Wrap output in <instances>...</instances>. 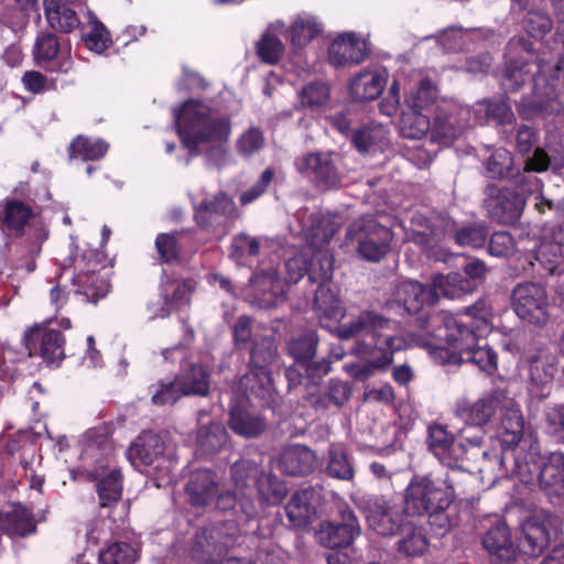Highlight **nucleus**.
<instances>
[{
  "label": "nucleus",
  "mask_w": 564,
  "mask_h": 564,
  "mask_svg": "<svg viewBox=\"0 0 564 564\" xmlns=\"http://www.w3.org/2000/svg\"><path fill=\"white\" fill-rule=\"evenodd\" d=\"M339 227V223L330 214L312 215V223L305 232L308 247L314 250L310 263L303 254L290 258L285 263L286 276L283 280L279 278L275 269L262 270L250 279L245 296L261 308L272 307L283 299L288 284L297 283L307 273L312 282L318 283L314 299L315 310L329 319H341L345 310L330 284L333 258L323 250V246L330 241Z\"/></svg>",
  "instance_id": "nucleus-1"
},
{
  "label": "nucleus",
  "mask_w": 564,
  "mask_h": 564,
  "mask_svg": "<svg viewBox=\"0 0 564 564\" xmlns=\"http://www.w3.org/2000/svg\"><path fill=\"white\" fill-rule=\"evenodd\" d=\"M492 308L486 300L466 307L459 317H433L435 329L425 344L429 355L440 365L471 362L492 375L497 370V354L485 338L492 330Z\"/></svg>",
  "instance_id": "nucleus-2"
},
{
  "label": "nucleus",
  "mask_w": 564,
  "mask_h": 564,
  "mask_svg": "<svg viewBox=\"0 0 564 564\" xmlns=\"http://www.w3.org/2000/svg\"><path fill=\"white\" fill-rule=\"evenodd\" d=\"M173 118L183 147L191 154L226 142L230 135L229 118L204 100L188 99L174 107Z\"/></svg>",
  "instance_id": "nucleus-3"
},
{
  "label": "nucleus",
  "mask_w": 564,
  "mask_h": 564,
  "mask_svg": "<svg viewBox=\"0 0 564 564\" xmlns=\"http://www.w3.org/2000/svg\"><path fill=\"white\" fill-rule=\"evenodd\" d=\"M406 239L415 242L424 250L430 251V257L437 261H446L448 253L433 251L446 237H454L456 243L462 247L481 248L485 246L488 230L482 225H470L457 228L456 223L446 215L433 214L427 217L421 210H413L409 215V226L405 227Z\"/></svg>",
  "instance_id": "nucleus-4"
},
{
  "label": "nucleus",
  "mask_w": 564,
  "mask_h": 564,
  "mask_svg": "<svg viewBox=\"0 0 564 564\" xmlns=\"http://www.w3.org/2000/svg\"><path fill=\"white\" fill-rule=\"evenodd\" d=\"M91 252L78 254L77 248L72 249L69 256L58 263L56 281L50 290V303L56 310H61L67 303L68 295L61 285V280L67 270H73L69 280L77 286L76 292L82 294L87 302L97 303L105 297L109 290V281L96 273L99 263L91 259Z\"/></svg>",
  "instance_id": "nucleus-5"
},
{
  "label": "nucleus",
  "mask_w": 564,
  "mask_h": 564,
  "mask_svg": "<svg viewBox=\"0 0 564 564\" xmlns=\"http://www.w3.org/2000/svg\"><path fill=\"white\" fill-rule=\"evenodd\" d=\"M457 471L442 476H415L406 487L405 509L411 514L436 516L445 527L442 513L451 506L456 495Z\"/></svg>",
  "instance_id": "nucleus-6"
},
{
  "label": "nucleus",
  "mask_w": 564,
  "mask_h": 564,
  "mask_svg": "<svg viewBox=\"0 0 564 564\" xmlns=\"http://www.w3.org/2000/svg\"><path fill=\"white\" fill-rule=\"evenodd\" d=\"M231 478L238 496L237 505L248 518L258 514L257 506L251 499L250 481L256 479L259 499L267 506L280 505L288 494V487L282 480L269 473L259 474V466L249 459H241L232 465Z\"/></svg>",
  "instance_id": "nucleus-7"
},
{
  "label": "nucleus",
  "mask_w": 564,
  "mask_h": 564,
  "mask_svg": "<svg viewBox=\"0 0 564 564\" xmlns=\"http://www.w3.org/2000/svg\"><path fill=\"white\" fill-rule=\"evenodd\" d=\"M458 470L476 475L487 489L499 479L517 478L511 455L491 442L489 445L484 444L480 437L468 438L465 456L456 466V471Z\"/></svg>",
  "instance_id": "nucleus-8"
},
{
  "label": "nucleus",
  "mask_w": 564,
  "mask_h": 564,
  "mask_svg": "<svg viewBox=\"0 0 564 564\" xmlns=\"http://www.w3.org/2000/svg\"><path fill=\"white\" fill-rule=\"evenodd\" d=\"M513 471L517 478L528 485L538 482L541 489L552 500L564 496V455L551 453L549 456H541L538 444H530L529 456L523 460L520 453L514 454Z\"/></svg>",
  "instance_id": "nucleus-9"
},
{
  "label": "nucleus",
  "mask_w": 564,
  "mask_h": 564,
  "mask_svg": "<svg viewBox=\"0 0 564 564\" xmlns=\"http://www.w3.org/2000/svg\"><path fill=\"white\" fill-rule=\"evenodd\" d=\"M336 334L341 339L364 336L369 338L365 343L371 344L376 349H403L408 341L401 335L400 325L376 312L364 311L349 323L337 326Z\"/></svg>",
  "instance_id": "nucleus-10"
},
{
  "label": "nucleus",
  "mask_w": 564,
  "mask_h": 564,
  "mask_svg": "<svg viewBox=\"0 0 564 564\" xmlns=\"http://www.w3.org/2000/svg\"><path fill=\"white\" fill-rule=\"evenodd\" d=\"M276 356V347L270 337L256 340L250 351L249 372L240 379L239 387L243 394H252L269 402L274 393L270 366Z\"/></svg>",
  "instance_id": "nucleus-11"
},
{
  "label": "nucleus",
  "mask_w": 564,
  "mask_h": 564,
  "mask_svg": "<svg viewBox=\"0 0 564 564\" xmlns=\"http://www.w3.org/2000/svg\"><path fill=\"white\" fill-rule=\"evenodd\" d=\"M347 239L357 242V251L362 259L377 262L389 251L392 232L372 216H365L349 227Z\"/></svg>",
  "instance_id": "nucleus-12"
},
{
  "label": "nucleus",
  "mask_w": 564,
  "mask_h": 564,
  "mask_svg": "<svg viewBox=\"0 0 564 564\" xmlns=\"http://www.w3.org/2000/svg\"><path fill=\"white\" fill-rule=\"evenodd\" d=\"M127 458L135 468L153 467L162 474V481L174 465L172 453H166L164 438L152 432H143L135 438L127 449Z\"/></svg>",
  "instance_id": "nucleus-13"
},
{
  "label": "nucleus",
  "mask_w": 564,
  "mask_h": 564,
  "mask_svg": "<svg viewBox=\"0 0 564 564\" xmlns=\"http://www.w3.org/2000/svg\"><path fill=\"white\" fill-rule=\"evenodd\" d=\"M520 362L528 370L530 393L538 399L546 398L556 372V356L543 346L532 345L524 350Z\"/></svg>",
  "instance_id": "nucleus-14"
},
{
  "label": "nucleus",
  "mask_w": 564,
  "mask_h": 564,
  "mask_svg": "<svg viewBox=\"0 0 564 564\" xmlns=\"http://www.w3.org/2000/svg\"><path fill=\"white\" fill-rule=\"evenodd\" d=\"M517 315L538 327L545 326L552 316V304L545 289L538 283H522L512 293Z\"/></svg>",
  "instance_id": "nucleus-15"
},
{
  "label": "nucleus",
  "mask_w": 564,
  "mask_h": 564,
  "mask_svg": "<svg viewBox=\"0 0 564 564\" xmlns=\"http://www.w3.org/2000/svg\"><path fill=\"white\" fill-rule=\"evenodd\" d=\"M185 491L189 502L195 507H205L215 502L219 510L226 511L237 506L236 491L220 492L218 478L209 469L193 471Z\"/></svg>",
  "instance_id": "nucleus-16"
},
{
  "label": "nucleus",
  "mask_w": 564,
  "mask_h": 564,
  "mask_svg": "<svg viewBox=\"0 0 564 564\" xmlns=\"http://www.w3.org/2000/svg\"><path fill=\"white\" fill-rule=\"evenodd\" d=\"M196 286L194 279H178L164 271L160 283V300L148 304L149 317L164 318L173 310L187 306Z\"/></svg>",
  "instance_id": "nucleus-17"
},
{
  "label": "nucleus",
  "mask_w": 564,
  "mask_h": 564,
  "mask_svg": "<svg viewBox=\"0 0 564 564\" xmlns=\"http://www.w3.org/2000/svg\"><path fill=\"white\" fill-rule=\"evenodd\" d=\"M470 126V108L456 101H443L437 106L431 138L434 142L448 147Z\"/></svg>",
  "instance_id": "nucleus-18"
},
{
  "label": "nucleus",
  "mask_w": 564,
  "mask_h": 564,
  "mask_svg": "<svg viewBox=\"0 0 564 564\" xmlns=\"http://www.w3.org/2000/svg\"><path fill=\"white\" fill-rule=\"evenodd\" d=\"M524 422L520 410L514 405L513 400H508V405L503 409L501 423L497 430L496 437L490 442L502 451L508 452L514 462V454L520 453L523 460L529 456L530 444L532 441L523 438Z\"/></svg>",
  "instance_id": "nucleus-19"
},
{
  "label": "nucleus",
  "mask_w": 564,
  "mask_h": 564,
  "mask_svg": "<svg viewBox=\"0 0 564 564\" xmlns=\"http://www.w3.org/2000/svg\"><path fill=\"white\" fill-rule=\"evenodd\" d=\"M520 547L529 556L536 557L553 538L558 536L560 520L543 510L535 512L521 524Z\"/></svg>",
  "instance_id": "nucleus-20"
},
{
  "label": "nucleus",
  "mask_w": 564,
  "mask_h": 564,
  "mask_svg": "<svg viewBox=\"0 0 564 564\" xmlns=\"http://www.w3.org/2000/svg\"><path fill=\"white\" fill-rule=\"evenodd\" d=\"M22 340L25 351L17 354L18 360L25 355L39 354L48 365H57L64 359V337L53 328L44 324H35L24 332Z\"/></svg>",
  "instance_id": "nucleus-21"
},
{
  "label": "nucleus",
  "mask_w": 564,
  "mask_h": 564,
  "mask_svg": "<svg viewBox=\"0 0 564 564\" xmlns=\"http://www.w3.org/2000/svg\"><path fill=\"white\" fill-rule=\"evenodd\" d=\"M351 354L365 359L364 361L344 365L347 375L358 381L372 377L377 370L386 369L393 361V354L400 349H376L371 344L357 341L351 347Z\"/></svg>",
  "instance_id": "nucleus-22"
},
{
  "label": "nucleus",
  "mask_w": 564,
  "mask_h": 564,
  "mask_svg": "<svg viewBox=\"0 0 564 564\" xmlns=\"http://www.w3.org/2000/svg\"><path fill=\"white\" fill-rule=\"evenodd\" d=\"M531 53L533 45L523 37H513L509 41L506 48V78L503 85L511 89H517L527 82H534L538 87L540 75L535 76L533 68L540 69L536 64H530L527 61L516 59L513 54L518 52Z\"/></svg>",
  "instance_id": "nucleus-23"
},
{
  "label": "nucleus",
  "mask_w": 564,
  "mask_h": 564,
  "mask_svg": "<svg viewBox=\"0 0 564 564\" xmlns=\"http://www.w3.org/2000/svg\"><path fill=\"white\" fill-rule=\"evenodd\" d=\"M369 53L365 35L354 31L338 34L328 47V62L336 68L360 64Z\"/></svg>",
  "instance_id": "nucleus-24"
},
{
  "label": "nucleus",
  "mask_w": 564,
  "mask_h": 564,
  "mask_svg": "<svg viewBox=\"0 0 564 564\" xmlns=\"http://www.w3.org/2000/svg\"><path fill=\"white\" fill-rule=\"evenodd\" d=\"M294 165L297 172L312 178L322 188L330 189L340 184L341 176L332 153H308L297 158Z\"/></svg>",
  "instance_id": "nucleus-25"
},
{
  "label": "nucleus",
  "mask_w": 564,
  "mask_h": 564,
  "mask_svg": "<svg viewBox=\"0 0 564 564\" xmlns=\"http://www.w3.org/2000/svg\"><path fill=\"white\" fill-rule=\"evenodd\" d=\"M508 400L510 399L503 390H494L473 403L466 400L457 402L456 414L469 425L482 426L496 415L498 410L508 405Z\"/></svg>",
  "instance_id": "nucleus-26"
},
{
  "label": "nucleus",
  "mask_w": 564,
  "mask_h": 564,
  "mask_svg": "<svg viewBox=\"0 0 564 564\" xmlns=\"http://www.w3.org/2000/svg\"><path fill=\"white\" fill-rule=\"evenodd\" d=\"M234 542V532H225L219 527L206 528L196 534L192 556L202 564H214Z\"/></svg>",
  "instance_id": "nucleus-27"
},
{
  "label": "nucleus",
  "mask_w": 564,
  "mask_h": 564,
  "mask_svg": "<svg viewBox=\"0 0 564 564\" xmlns=\"http://www.w3.org/2000/svg\"><path fill=\"white\" fill-rule=\"evenodd\" d=\"M34 58L37 65L48 72L66 74L73 68L69 45H62L54 34L45 33L37 37Z\"/></svg>",
  "instance_id": "nucleus-28"
},
{
  "label": "nucleus",
  "mask_w": 564,
  "mask_h": 564,
  "mask_svg": "<svg viewBox=\"0 0 564 564\" xmlns=\"http://www.w3.org/2000/svg\"><path fill=\"white\" fill-rule=\"evenodd\" d=\"M429 448L434 456L443 464L449 467L448 471H456L457 464L463 460L468 446L466 443L455 442L453 434H451L445 426L441 424H433L429 427Z\"/></svg>",
  "instance_id": "nucleus-29"
},
{
  "label": "nucleus",
  "mask_w": 564,
  "mask_h": 564,
  "mask_svg": "<svg viewBox=\"0 0 564 564\" xmlns=\"http://www.w3.org/2000/svg\"><path fill=\"white\" fill-rule=\"evenodd\" d=\"M369 527L381 535L399 533L408 521L403 517L402 508L381 498L372 500L366 511Z\"/></svg>",
  "instance_id": "nucleus-30"
},
{
  "label": "nucleus",
  "mask_w": 564,
  "mask_h": 564,
  "mask_svg": "<svg viewBox=\"0 0 564 564\" xmlns=\"http://www.w3.org/2000/svg\"><path fill=\"white\" fill-rule=\"evenodd\" d=\"M324 31L321 19L310 12H300L286 25L285 36L293 54L300 55Z\"/></svg>",
  "instance_id": "nucleus-31"
},
{
  "label": "nucleus",
  "mask_w": 564,
  "mask_h": 564,
  "mask_svg": "<svg viewBox=\"0 0 564 564\" xmlns=\"http://www.w3.org/2000/svg\"><path fill=\"white\" fill-rule=\"evenodd\" d=\"M341 518V523L330 521L321 523L316 538L322 545L328 549L346 547L359 534L357 518L350 510L344 511Z\"/></svg>",
  "instance_id": "nucleus-32"
},
{
  "label": "nucleus",
  "mask_w": 564,
  "mask_h": 564,
  "mask_svg": "<svg viewBox=\"0 0 564 564\" xmlns=\"http://www.w3.org/2000/svg\"><path fill=\"white\" fill-rule=\"evenodd\" d=\"M3 220L9 228L15 230L18 234L32 220L30 229L33 232L35 253H40L41 245L48 237V230L42 220L33 217L32 210L28 205L18 200L8 202L4 208Z\"/></svg>",
  "instance_id": "nucleus-33"
},
{
  "label": "nucleus",
  "mask_w": 564,
  "mask_h": 564,
  "mask_svg": "<svg viewBox=\"0 0 564 564\" xmlns=\"http://www.w3.org/2000/svg\"><path fill=\"white\" fill-rule=\"evenodd\" d=\"M318 502V492L313 488H304L294 492L285 506L290 523L295 528L306 527L314 520Z\"/></svg>",
  "instance_id": "nucleus-34"
},
{
  "label": "nucleus",
  "mask_w": 564,
  "mask_h": 564,
  "mask_svg": "<svg viewBox=\"0 0 564 564\" xmlns=\"http://www.w3.org/2000/svg\"><path fill=\"white\" fill-rule=\"evenodd\" d=\"M195 219L200 227L224 225L229 216L235 213L234 200L227 195L219 193L212 199H204L194 204Z\"/></svg>",
  "instance_id": "nucleus-35"
},
{
  "label": "nucleus",
  "mask_w": 564,
  "mask_h": 564,
  "mask_svg": "<svg viewBox=\"0 0 564 564\" xmlns=\"http://www.w3.org/2000/svg\"><path fill=\"white\" fill-rule=\"evenodd\" d=\"M387 80L388 72L386 68H367L351 78L349 90L356 100H372L380 96Z\"/></svg>",
  "instance_id": "nucleus-36"
},
{
  "label": "nucleus",
  "mask_w": 564,
  "mask_h": 564,
  "mask_svg": "<svg viewBox=\"0 0 564 564\" xmlns=\"http://www.w3.org/2000/svg\"><path fill=\"white\" fill-rule=\"evenodd\" d=\"M482 545L492 564H511L516 549L510 540V531L503 523L492 527L484 536Z\"/></svg>",
  "instance_id": "nucleus-37"
},
{
  "label": "nucleus",
  "mask_w": 564,
  "mask_h": 564,
  "mask_svg": "<svg viewBox=\"0 0 564 564\" xmlns=\"http://www.w3.org/2000/svg\"><path fill=\"white\" fill-rule=\"evenodd\" d=\"M398 305L410 314L422 311L425 306L435 303V294L417 281L401 282L395 292Z\"/></svg>",
  "instance_id": "nucleus-38"
},
{
  "label": "nucleus",
  "mask_w": 564,
  "mask_h": 564,
  "mask_svg": "<svg viewBox=\"0 0 564 564\" xmlns=\"http://www.w3.org/2000/svg\"><path fill=\"white\" fill-rule=\"evenodd\" d=\"M286 24L283 20H275L267 26L257 42L259 58L270 65L276 64L285 52L281 36H285Z\"/></svg>",
  "instance_id": "nucleus-39"
},
{
  "label": "nucleus",
  "mask_w": 564,
  "mask_h": 564,
  "mask_svg": "<svg viewBox=\"0 0 564 564\" xmlns=\"http://www.w3.org/2000/svg\"><path fill=\"white\" fill-rule=\"evenodd\" d=\"M247 400L243 399L240 404L231 406L230 429L243 437H257L267 427L265 420L257 412L247 408Z\"/></svg>",
  "instance_id": "nucleus-40"
},
{
  "label": "nucleus",
  "mask_w": 564,
  "mask_h": 564,
  "mask_svg": "<svg viewBox=\"0 0 564 564\" xmlns=\"http://www.w3.org/2000/svg\"><path fill=\"white\" fill-rule=\"evenodd\" d=\"M1 528L10 536H25L36 530V522L32 512L22 503L17 502L0 514Z\"/></svg>",
  "instance_id": "nucleus-41"
},
{
  "label": "nucleus",
  "mask_w": 564,
  "mask_h": 564,
  "mask_svg": "<svg viewBox=\"0 0 564 564\" xmlns=\"http://www.w3.org/2000/svg\"><path fill=\"white\" fill-rule=\"evenodd\" d=\"M494 33L488 29H467L448 28L442 31L437 36H426L425 40L435 39L444 51L451 52L468 46L470 42L489 40Z\"/></svg>",
  "instance_id": "nucleus-42"
},
{
  "label": "nucleus",
  "mask_w": 564,
  "mask_h": 564,
  "mask_svg": "<svg viewBox=\"0 0 564 564\" xmlns=\"http://www.w3.org/2000/svg\"><path fill=\"white\" fill-rule=\"evenodd\" d=\"M315 464V454L304 445H291L285 447L279 457V468L289 475H306L311 473Z\"/></svg>",
  "instance_id": "nucleus-43"
},
{
  "label": "nucleus",
  "mask_w": 564,
  "mask_h": 564,
  "mask_svg": "<svg viewBox=\"0 0 564 564\" xmlns=\"http://www.w3.org/2000/svg\"><path fill=\"white\" fill-rule=\"evenodd\" d=\"M476 284L470 279H465L460 273L436 274L432 280L430 291L435 294V302L440 297L458 299L471 293Z\"/></svg>",
  "instance_id": "nucleus-44"
},
{
  "label": "nucleus",
  "mask_w": 564,
  "mask_h": 564,
  "mask_svg": "<svg viewBox=\"0 0 564 564\" xmlns=\"http://www.w3.org/2000/svg\"><path fill=\"white\" fill-rule=\"evenodd\" d=\"M44 14L54 30L68 33L80 25L76 12L70 8L74 3H67L63 0H43Z\"/></svg>",
  "instance_id": "nucleus-45"
},
{
  "label": "nucleus",
  "mask_w": 564,
  "mask_h": 564,
  "mask_svg": "<svg viewBox=\"0 0 564 564\" xmlns=\"http://www.w3.org/2000/svg\"><path fill=\"white\" fill-rule=\"evenodd\" d=\"M399 533L397 549L400 554L406 557H416L426 552L429 541L421 525L406 521Z\"/></svg>",
  "instance_id": "nucleus-46"
},
{
  "label": "nucleus",
  "mask_w": 564,
  "mask_h": 564,
  "mask_svg": "<svg viewBox=\"0 0 564 564\" xmlns=\"http://www.w3.org/2000/svg\"><path fill=\"white\" fill-rule=\"evenodd\" d=\"M521 9L527 10L523 19V28L533 39H543L553 28V22L549 14L536 8L538 0H512Z\"/></svg>",
  "instance_id": "nucleus-47"
},
{
  "label": "nucleus",
  "mask_w": 564,
  "mask_h": 564,
  "mask_svg": "<svg viewBox=\"0 0 564 564\" xmlns=\"http://www.w3.org/2000/svg\"><path fill=\"white\" fill-rule=\"evenodd\" d=\"M351 141L360 153L383 151L388 147V129L382 124H370L355 131Z\"/></svg>",
  "instance_id": "nucleus-48"
},
{
  "label": "nucleus",
  "mask_w": 564,
  "mask_h": 564,
  "mask_svg": "<svg viewBox=\"0 0 564 564\" xmlns=\"http://www.w3.org/2000/svg\"><path fill=\"white\" fill-rule=\"evenodd\" d=\"M536 259L545 265L551 274H561L564 269V227L553 231V242L543 243L538 249Z\"/></svg>",
  "instance_id": "nucleus-49"
},
{
  "label": "nucleus",
  "mask_w": 564,
  "mask_h": 564,
  "mask_svg": "<svg viewBox=\"0 0 564 564\" xmlns=\"http://www.w3.org/2000/svg\"><path fill=\"white\" fill-rule=\"evenodd\" d=\"M330 97V90L326 83L311 82L297 90L296 108L311 112L322 110Z\"/></svg>",
  "instance_id": "nucleus-50"
},
{
  "label": "nucleus",
  "mask_w": 564,
  "mask_h": 564,
  "mask_svg": "<svg viewBox=\"0 0 564 564\" xmlns=\"http://www.w3.org/2000/svg\"><path fill=\"white\" fill-rule=\"evenodd\" d=\"M561 109L560 102L556 98L552 97L547 91L545 97H542L538 91L531 98H523L518 105V112L524 120L533 119L538 116L550 115L558 112Z\"/></svg>",
  "instance_id": "nucleus-51"
},
{
  "label": "nucleus",
  "mask_w": 564,
  "mask_h": 564,
  "mask_svg": "<svg viewBox=\"0 0 564 564\" xmlns=\"http://www.w3.org/2000/svg\"><path fill=\"white\" fill-rule=\"evenodd\" d=\"M177 379L184 395H206L208 392V373L200 364L192 362L188 368L183 366V372Z\"/></svg>",
  "instance_id": "nucleus-52"
},
{
  "label": "nucleus",
  "mask_w": 564,
  "mask_h": 564,
  "mask_svg": "<svg viewBox=\"0 0 564 564\" xmlns=\"http://www.w3.org/2000/svg\"><path fill=\"white\" fill-rule=\"evenodd\" d=\"M204 415V413H199V422H202ZM200 424L202 425L197 432V446L202 453L212 454L226 445L228 434L223 424Z\"/></svg>",
  "instance_id": "nucleus-53"
},
{
  "label": "nucleus",
  "mask_w": 564,
  "mask_h": 564,
  "mask_svg": "<svg viewBox=\"0 0 564 564\" xmlns=\"http://www.w3.org/2000/svg\"><path fill=\"white\" fill-rule=\"evenodd\" d=\"M109 144L101 139L79 135L69 145L72 159L95 161L101 159L108 151Z\"/></svg>",
  "instance_id": "nucleus-54"
},
{
  "label": "nucleus",
  "mask_w": 564,
  "mask_h": 564,
  "mask_svg": "<svg viewBox=\"0 0 564 564\" xmlns=\"http://www.w3.org/2000/svg\"><path fill=\"white\" fill-rule=\"evenodd\" d=\"M420 111V109L410 108L402 112L400 132L404 138L417 140L432 130L429 117Z\"/></svg>",
  "instance_id": "nucleus-55"
},
{
  "label": "nucleus",
  "mask_w": 564,
  "mask_h": 564,
  "mask_svg": "<svg viewBox=\"0 0 564 564\" xmlns=\"http://www.w3.org/2000/svg\"><path fill=\"white\" fill-rule=\"evenodd\" d=\"M437 97L436 85L429 78H421L408 93L405 101L410 108L423 110L432 106Z\"/></svg>",
  "instance_id": "nucleus-56"
},
{
  "label": "nucleus",
  "mask_w": 564,
  "mask_h": 564,
  "mask_svg": "<svg viewBox=\"0 0 564 564\" xmlns=\"http://www.w3.org/2000/svg\"><path fill=\"white\" fill-rule=\"evenodd\" d=\"M86 15L90 30L84 34V42L90 51L102 53L111 43L110 34L93 11L88 10Z\"/></svg>",
  "instance_id": "nucleus-57"
},
{
  "label": "nucleus",
  "mask_w": 564,
  "mask_h": 564,
  "mask_svg": "<svg viewBox=\"0 0 564 564\" xmlns=\"http://www.w3.org/2000/svg\"><path fill=\"white\" fill-rule=\"evenodd\" d=\"M327 473L330 477L343 480H349L354 477L352 464L341 445L330 446Z\"/></svg>",
  "instance_id": "nucleus-58"
},
{
  "label": "nucleus",
  "mask_w": 564,
  "mask_h": 564,
  "mask_svg": "<svg viewBox=\"0 0 564 564\" xmlns=\"http://www.w3.org/2000/svg\"><path fill=\"white\" fill-rule=\"evenodd\" d=\"M97 491L101 507H110L121 498V474L117 469L110 470L97 484Z\"/></svg>",
  "instance_id": "nucleus-59"
},
{
  "label": "nucleus",
  "mask_w": 564,
  "mask_h": 564,
  "mask_svg": "<svg viewBox=\"0 0 564 564\" xmlns=\"http://www.w3.org/2000/svg\"><path fill=\"white\" fill-rule=\"evenodd\" d=\"M262 238L251 237L246 234H239L232 239L230 248V258L238 264H246V259L259 254Z\"/></svg>",
  "instance_id": "nucleus-60"
},
{
  "label": "nucleus",
  "mask_w": 564,
  "mask_h": 564,
  "mask_svg": "<svg viewBox=\"0 0 564 564\" xmlns=\"http://www.w3.org/2000/svg\"><path fill=\"white\" fill-rule=\"evenodd\" d=\"M513 158L503 148L496 149L487 160L486 172L491 178H505L512 176Z\"/></svg>",
  "instance_id": "nucleus-61"
},
{
  "label": "nucleus",
  "mask_w": 564,
  "mask_h": 564,
  "mask_svg": "<svg viewBox=\"0 0 564 564\" xmlns=\"http://www.w3.org/2000/svg\"><path fill=\"white\" fill-rule=\"evenodd\" d=\"M317 344V337L314 332H307L304 335L294 338L289 345V351L294 359L308 371V367L305 366L315 354Z\"/></svg>",
  "instance_id": "nucleus-62"
},
{
  "label": "nucleus",
  "mask_w": 564,
  "mask_h": 564,
  "mask_svg": "<svg viewBox=\"0 0 564 564\" xmlns=\"http://www.w3.org/2000/svg\"><path fill=\"white\" fill-rule=\"evenodd\" d=\"M151 389L152 402L156 405L174 404L184 395L177 378L159 381Z\"/></svg>",
  "instance_id": "nucleus-63"
},
{
  "label": "nucleus",
  "mask_w": 564,
  "mask_h": 564,
  "mask_svg": "<svg viewBox=\"0 0 564 564\" xmlns=\"http://www.w3.org/2000/svg\"><path fill=\"white\" fill-rule=\"evenodd\" d=\"M137 551L127 543H113L99 553L100 564H133Z\"/></svg>",
  "instance_id": "nucleus-64"
}]
</instances>
